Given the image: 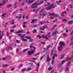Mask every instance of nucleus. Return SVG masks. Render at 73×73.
I'll list each match as a JSON object with an SVG mask.
<instances>
[{"label": "nucleus", "mask_w": 73, "mask_h": 73, "mask_svg": "<svg viewBox=\"0 0 73 73\" xmlns=\"http://www.w3.org/2000/svg\"><path fill=\"white\" fill-rule=\"evenodd\" d=\"M59 46L58 47V49L59 52H61L63 48V46H65V43L64 42H60L59 43Z\"/></svg>", "instance_id": "2"}, {"label": "nucleus", "mask_w": 73, "mask_h": 73, "mask_svg": "<svg viewBox=\"0 0 73 73\" xmlns=\"http://www.w3.org/2000/svg\"><path fill=\"white\" fill-rule=\"evenodd\" d=\"M33 48L34 50H31V51H29L27 52V53L28 55H32V54H33L35 52V50H36V48L35 46H33Z\"/></svg>", "instance_id": "3"}, {"label": "nucleus", "mask_w": 73, "mask_h": 73, "mask_svg": "<svg viewBox=\"0 0 73 73\" xmlns=\"http://www.w3.org/2000/svg\"><path fill=\"white\" fill-rule=\"evenodd\" d=\"M44 56H45L44 54L40 58V60H42V58H44Z\"/></svg>", "instance_id": "29"}, {"label": "nucleus", "mask_w": 73, "mask_h": 73, "mask_svg": "<svg viewBox=\"0 0 73 73\" xmlns=\"http://www.w3.org/2000/svg\"><path fill=\"white\" fill-rule=\"evenodd\" d=\"M31 69V68H28L26 70L27 71H29V70H30Z\"/></svg>", "instance_id": "40"}, {"label": "nucleus", "mask_w": 73, "mask_h": 73, "mask_svg": "<svg viewBox=\"0 0 73 73\" xmlns=\"http://www.w3.org/2000/svg\"><path fill=\"white\" fill-rule=\"evenodd\" d=\"M36 32H37V30H36V29H35L33 31V33H34Z\"/></svg>", "instance_id": "34"}, {"label": "nucleus", "mask_w": 73, "mask_h": 73, "mask_svg": "<svg viewBox=\"0 0 73 73\" xmlns=\"http://www.w3.org/2000/svg\"><path fill=\"white\" fill-rule=\"evenodd\" d=\"M69 70V68H68V67H67L65 71L66 72H68Z\"/></svg>", "instance_id": "31"}, {"label": "nucleus", "mask_w": 73, "mask_h": 73, "mask_svg": "<svg viewBox=\"0 0 73 73\" xmlns=\"http://www.w3.org/2000/svg\"><path fill=\"white\" fill-rule=\"evenodd\" d=\"M21 17H22V15H19V19H20V18H21Z\"/></svg>", "instance_id": "64"}, {"label": "nucleus", "mask_w": 73, "mask_h": 73, "mask_svg": "<svg viewBox=\"0 0 73 73\" xmlns=\"http://www.w3.org/2000/svg\"><path fill=\"white\" fill-rule=\"evenodd\" d=\"M49 15L50 16H54L55 17H57L58 16V15H54V13H50L49 14Z\"/></svg>", "instance_id": "7"}, {"label": "nucleus", "mask_w": 73, "mask_h": 73, "mask_svg": "<svg viewBox=\"0 0 73 73\" xmlns=\"http://www.w3.org/2000/svg\"><path fill=\"white\" fill-rule=\"evenodd\" d=\"M33 41V39H30L29 41V42H31Z\"/></svg>", "instance_id": "35"}, {"label": "nucleus", "mask_w": 73, "mask_h": 73, "mask_svg": "<svg viewBox=\"0 0 73 73\" xmlns=\"http://www.w3.org/2000/svg\"><path fill=\"white\" fill-rule=\"evenodd\" d=\"M73 34V30L70 33V35H72Z\"/></svg>", "instance_id": "45"}, {"label": "nucleus", "mask_w": 73, "mask_h": 73, "mask_svg": "<svg viewBox=\"0 0 73 73\" xmlns=\"http://www.w3.org/2000/svg\"><path fill=\"white\" fill-rule=\"evenodd\" d=\"M18 36H20V37H21L22 38H25V36L24 35H23V36H24V37H23V36H21V34H18Z\"/></svg>", "instance_id": "17"}, {"label": "nucleus", "mask_w": 73, "mask_h": 73, "mask_svg": "<svg viewBox=\"0 0 73 73\" xmlns=\"http://www.w3.org/2000/svg\"><path fill=\"white\" fill-rule=\"evenodd\" d=\"M16 53H19V48H18L16 49Z\"/></svg>", "instance_id": "42"}, {"label": "nucleus", "mask_w": 73, "mask_h": 73, "mask_svg": "<svg viewBox=\"0 0 73 73\" xmlns=\"http://www.w3.org/2000/svg\"><path fill=\"white\" fill-rule=\"evenodd\" d=\"M12 6L11 5H9L7 6V8H10Z\"/></svg>", "instance_id": "30"}, {"label": "nucleus", "mask_w": 73, "mask_h": 73, "mask_svg": "<svg viewBox=\"0 0 73 73\" xmlns=\"http://www.w3.org/2000/svg\"><path fill=\"white\" fill-rule=\"evenodd\" d=\"M21 40H22V41H27V40L26 39L21 38Z\"/></svg>", "instance_id": "27"}, {"label": "nucleus", "mask_w": 73, "mask_h": 73, "mask_svg": "<svg viewBox=\"0 0 73 73\" xmlns=\"http://www.w3.org/2000/svg\"><path fill=\"white\" fill-rule=\"evenodd\" d=\"M37 37H38L39 39H41L42 37V36H40V35H39L37 36Z\"/></svg>", "instance_id": "23"}, {"label": "nucleus", "mask_w": 73, "mask_h": 73, "mask_svg": "<svg viewBox=\"0 0 73 73\" xmlns=\"http://www.w3.org/2000/svg\"><path fill=\"white\" fill-rule=\"evenodd\" d=\"M40 54L39 53H37L36 54H35L36 56H38V55H39Z\"/></svg>", "instance_id": "57"}, {"label": "nucleus", "mask_w": 73, "mask_h": 73, "mask_svg": "<svg viewBox=\"0 0 73 73\" xmlns=\"http://www.w3.org/2000/svg\"><path fill=\"white\" fill-rule=\"evenodd\" d=\"M66 62V60H63L62 61V62L61 63V64H62L63 63H64V62Z\"/></svg>", "instance_id": "25"}, {"label": "nucleus", "mask_w": 73, "mask_h": 73, "mask_svg": "<svg viewBox=\"0 0 73 73\" xmlns=\"http://www.w3.org/2000/svg\"><path fill=\"white\" fill-rule=\"evenodd\" d=\"M42 37H43V38H46V40H48V37L46 35H42Z\"/></svg>", "instance_id": "13"}, {"label": "nucleus", "mask_w": 73, "mask_h": 73, "mask_svg": "<svg viewBox=\"0 0 73 73\" xmlns=\"http://www.w3.org/2000/svg\"><path fill=\"white\" fill-rule=\"evenodd\" d=\"M8 66V64H3L2 65L3 68H5Z\"/></svg>", "instance_id": "14"}, {"label": "nucleus", "mask_w": 73, "mask_h": 73, "mask_svg": "<svg viewBox=\"0 0 73 73\" xmlns=\"http://www.w3.org/2000/svg\"><path fill=\"white\" fill-rule=\"evenodd\" d=\"M52 58H53L52 59V60H54V59L55 58V57L54 56H53L52 57Z\"/></svg>", "instance_id": "61"}, {"label": "nucleus", "mask_w": 73, "mask_h": 73, "mask_svg": "<svg viewBox=\"0 0 73 73\" xmlns=\"http://www.w3.org/2000/svg\"><path fill=\"white\" fill-rule=\"evenodd\" d=\"M56 7H57V5L51 4L49 6V7H46V10H48V11L49 10H50L52 8H55Z\"/></svg>", "instance_id": "4"}, {"label": "nucleus", "mask_w": 73, "mask_h": 73, "mask_svg": "<svg viewBox=\"0 0 73 73\" xmlns=\"http://www.w3.org/2000/svg\"><path fill=\"white\" fill-rule=\"evenodd\" d=\"M64 54H63L60 57L61 59H62V58H64Z\"/></svg>", "instance_id": "32"}, {"label": "nucleus", "mask_w": 73, "mask_h": 73, "mask_svg": "<svg viewBox=\"0 0 73 73\" xmlns=\"http://www.w3.org/2000/svg\"><path fill=\"white\" fill-rule=\"evenodd\" d=\"M54 70H52V71H51V72H50V73H53V72H54Z\"/></svg>", "instance_id": "60"}, {"label": "nucleus", "mask_w": 73, "mask_h": 73, "mask_svg": "<svg viewBox=\"0 0 73 73\" xmlns=\"http://www.w3.org/2000/svg\"><path fill=\"white\" fill-rule=\"evenodd\" d=\"M33 46V44H32V43H31L30 44V46H29L30 48L31 49L32 48Z\"/></svg>", "instance_id": "18"}, {"label": "nucleus", "mask_w": 73, "mask_h": 73, "mask_svg": "<svg viewBox=\"0 0 73 73\" xmlns=\"http://www.w3.org/2000/svg\"><path fill=\"white\" fill-rule=\"evenodd\" d=\"M26 70V68H24L23 69L21 70V72H24Z\"/></svg>", "instance_id": "33"}, {"label": "nucleus", "mask_w": 73, "mask_h": 73, "mask_svg": "<svg viewBox=\"0 0 73 73\" xmlns=\"http://www.w3.org/2000/svg\"><path fill=\"white\" fill-rule=\"evenodd\" d=\"M54 60H52V64H53V63L54 62Z\"/></svg>", "instance_id": "44"}, {"label": "nucleus", "mask_w": 73, "mask_h": 73, "mask_svg": "<svg viewBox=\"0 0 73 73\" xmlns=\"http://www.w3.org/2000/svg\"><path fill=\"white\" fill-rule=\"evenodd\" d=\"M8 0H7L6 1H5V3H8Z\"/></svg>", "instance_id": "53"}, {"label": "nucleus", "mask_w": 73, "mask_h": 73, "mask_svg": "<svg viewBox=\"0 0 73 73\" xmlns=\"http://www.w3.org/2000/svg\"><path fill=\"white\" fill-rule=\"evenodd\" d=\"M66 35V33H64L63 34V36H65Z\"/></svg>", "instance_id": "50"}, {"label": "nucleus", "mask_w": 73, "mask_h": 73, "mask_svg": "<svg viewBox=\"0 0 73 73\" xmlns=\"http://www.w3.org/2000/svg\"><path fill=\"white\" fill-rule=\"evenodd\" d=\"M73 23V22L72 21H69L68 22V24H71Z\"/></svg>", "instance_id": "26"}, {"label": "nucleus", "mask_w": 73, "mask_h": 73, "mask_svg": "<svg viewBox=\"0 0 73 73\" xmlns=\"http://www.w3.org/2000/svg\"><path fill=\"white\" fill-rule=\"evenodd\" d=\"M50 47L52 48V46H50V45L49 44L48 46H47V47L46 48V50H48V49H49V48H50Z\"/></svg>", "instance_id": "12"}, {"label": "nucleus", "mask_w": 73, "mask_h": 73, "mask_svg": "<svg viewBox=\"0 0 73 73\" xmlns=\"http://www.w3.org/2000/svg\"><path fill=\"white\" fill-rule=\"evenodd\" d=\"M9 50V48L8 47H7V48H6V50H7V51H8V50Z\"/></svg>", "instance_id": "46"}, {"label": "nucleus", "mask_w": 73, "mask_h": 73, "mask_svg": "<svg viewBox=\"0 0 73 73\" xmlns=\"http://www.w3.org/2000/svg\"><path fill=\"white\" fill-rule=\"evenodd\" d=\"M49 22L48 21H45L43 22L40 21V24H49Z\"/></svg>", "instance_id": "6"}, {"label": "nucleus", "mask_w": 73, "mask_h": 73, "mask_svg": "<svg viewBox=\"0 0 73 73\" xmlns=\"http://www.w3.org/2000/svg\"><path fill=\"white\" fill-rule=\"evenodd\" d=\"M24 33V32L22 30H19L17 32V33Z\"/></svg>", "instance_id": "10"}, {"label": "nucleus", "mask_w": 73, "mask_h": 73, "mask_svg": "<svg viewBox=\"0 0 73 73\" xmlns=\"http://www.w3.org/2000/svg\"><path fill=\"white\" fill-rule=\"evenodd\" d=\"M54 57H56V56H57V54H54Z\"/></svg>", "instance_id": "52"}, {"label": "nucleus", "mask_w": 73, "mask_h": 73, "mask_svg": "<svg viewBox=\"0 0 73 73\" xmlns=\"http://www.w3.org/2000/svg\"><path fill=\"white\" fill-rule=\"evenodd\" d=\"M37 20H38L36 19H34L31 21V24H32L33 23H35L36 21H37Z\"/></svg>", "instance_id": "9"}, {"label": "nucleus", "mask_w": 73, "mask_h": 73, "mask_svg": "<svg viewBox=\"0 0 73 73\" xmlns=\"http://www.w3.org/2000/svg\"><path fill=\"white\" fill-rule=\"evenodd\" d=\"M57 33V31H55L54 33H53L52 34V36H54L55 35H56V33Z\"/></svg>", "instance_id": "24"}, {"label": "nucleus", "mask_w": 73, "mask_h": 73, "mask_svg": "<svg viewBox=\"0 0 73 73\" xmlns=\"http://www.w3.org/2000/svg\"><path fill=\"white\" fill-rule=\"evenodd\" d=\"M50 33H48L47 34V35L46 36H47L48 37V36L50 35Z\"/></svg>", "instance_id": "41"}, {"label": "nucleus", "mask_w": 73, "mask_h": 73, "mask_svg": "<svg viewBox=\"0 0 73 73\" xmlns=\"http://www.w3.org/2000/svg\"><path fill=\"white\" fill-rule=\"evenodd\" d=\"M46 12L43 13H42V16L43 17H44V16H45L46 15Z\"/></svg>", "instance_id": "16"}, {"label": "nucleus", "mask_w": 73, "mask_h": 73, "mask_svg": "<svg viewBox=\"0 0 73 73\" xmlns=\"http://www.w3.org/2000/svg\"><path fill=\"white\" fill-rule=\"evenodd\" d=\"M56 3L57 4H60L61 3V0H59V1H56Z\"/></svg>", "instance_id": "19"}, {"label": "nucleus", "mask_w": 73, "mask_h": 73, "mask_svg": "<svg viewBox=\"0 0 73 73\" xmlns=\"http://www.w3.org/2000/svg\"><path fill=\"white\" fill-rule=\"evenodd\" d=\"M33 59L34 60H36L37 58H33Z\"/></svg>", "instance_id": "56"}, {"label": "nucleus", "mask_w": 73, "mask_h": 73, "mask_svg": "<svg viewBox=\"0 0 73 73\" xmlns=\"http://www.w3.org/2000/svg\"><path fill=\"white\" fill-rule=\"evenodd\" d=\"M69 31V29H66V33H68V31Z\"/></svg>", "instance_id": "48"}, {"label": "nucleus", "mask_w": 73, "mask_h": 73, "mask_svg": "<svg viewBox=\"0 0 73 73\" xmlns=\"http://www.w3.org/2000/svg\"><path fill=\"white\" fill-rule=\"evenodd\" d=\"M3 3H1L0 4V7H1V6H2L3 5V6H4V5H5V1H3Z\"/></svg>", "instance_id": "11"}, {"label": "nucleus", "mask_w": 73, "mask_h": 73, "mask_svg": "<svg viewBox=\"0 0 73 73\" xmlns=\"http://www.w3.org/2000/svg\"><path fill=\"white\" fill-rule=\"evenodd\" d=\"M72 58H69L68 56H67L66 58V60H71L72 59Z\"/></svg>", "instance_id": "15"}, {"label": "nucleus", "mask_w": 73, "mask_h": 73, "mask_svg": "<svg viewBox=\"0 0 73 73\" xmlns=\"http://www.w3.org/2000/svg\"><path fill=\"white\" fill-rule=\"evenodd\" d=\"M38 1H37L35 3L32 4L31 5V8H36V6L37 5H40L42 4L43 3V2H44V1L42 0L40 1V3H38Z\"/></svg>", "instance_id": "1"}, {"label": "nucleus", "mask_w": 73, "mask_h": 73, "mask_svg": "<svg viewBox=\"0 0 73 73\" xmlns=\"http://www.w3.org/2000/svg\"><path fill=\"white\" fill-rule=\"evenodd\" d=\"M3 35L1 34V35L0 36V39H1L3 37Z\"/></svg>", "instance_id": "39"}, {"label": "nucleus", "mask_w": 73, "mask_h": 73, "mask_svg": "<svg viewBox=\"0 0 73 73\" xmlns=\"http://www.w3.org/2000/svg\"><path fill=\"white\" fill-rule=\"evenodd\" d=\"M53 69V68L51 67V66H49V68H48V70H52Z\"/></svg>", "instance_id": "21"}, {"label": "nucleus", "mask_w": 73, "mask_h": 73, "mask_svg": "<svg viewBox=\"0 0 73 73\" xmlns=\"http://www.w3.org/2000/svg\"><path fill=\"white\" fill-rule=\"evenodd\" d=\"M40 43L41 44H45V42H40Z\"/></svg>", "instance_id": "58"}, {"label": "nucleus", "mask_w": 73, "mask_h": 73, "mask_svg": "<svg viewBox=\"0 0 73 73\" xmlns=\"http://www.w3.org/2000/svg\"><path fill=\"white\" fill-rule=\"evenodd\" d=\"M22 5V6H23V5H24V2H23L21 4Z\"/></svg>", "instance_id": "55"}, {"label": "nucleus", "mask_w": 73, "mask_h": 73, "mask_svg": "<svg viewBox=\"0 0 73 73\" xmlns=\"http://www.w3.org/2000/svg\"><path fill=\"white\" fill-rule=\"evenodd\" d=\"M53 50H52V51L50 54V56H52V55H53Z\"/></svg>", "instance_id": "36"}, {"label": "nucleus", "mask_w": 73, "mask_h": 73, "mask_svg": "<svg viewBox=\"0 0 73 73\" xmlns=\"http://www.w3.org/2000/svg\"><path fill=\"white\" fill-rule=\"evenodd\" d=\"M6 15V13H4L2 15V17H5V15Z\"/></svg>", "instance_id": "28"}, {"label": "nucleus", "mask_w": 73, "mask_h": 73, "mask_svg": "<svg viewBox=\"0 0 73 73\" xmlns=\"http://www.w3.org/2000/svg\"><path fill=\"white\" fill-rule=\"evenodd\" d=\"M57 25H52V27H57Z\"/></svg>", "instance_id": "54"}, {"label": "nucleus", "mask_w": 73, "mask_h": 73, "mask_svg": "<svg viewBox=\"0 0 73 73\" xmlns=\"http://www.w3.org/2000/svg\"><path fill=\"white\" fill-rule=\"evenodd\" d=\"M27 23V22H24L23 23V24L25 25Z\"/></svg>", "instance_id": "43"}, {"label": "nucleus", "mask_w": 73, "mask_h": 73, "mask_svg": "<svg viewBox=\"0 0 73 73\" xmlns=\"http://www.w3.org/2000/svg\"><path fill=\"white\" fill-rule=\"evenodd\" d=\"M33 0L29 1L28 3V4H31V3H32L33 2Z\"/></svg>", "instance_id": "20"}, {"label": "nucleus", "mask_w": 73, "mask_h": 73, "mask_svg": "<svg viewBox=\"0 0 73 73\" xmlns=\"http://www.w3.org/2000/svg\"><path fill=\"white\" fill-rule=\"evenodd\" d=\"M14 32V30H11L10 31L11 33H12V32Z\"/></svg>", "instance_id": "62"}, {"label": "nucleus", "mask_w": 73, "mask_h": 73, "mask_svg": "<svg viewBox=\"0 0 73 73\" xmlns=\"http://www.w3.org/2000/svg\"><path fill=\"white\" fill-rule=\"evenodd\" d=\"M62 14H66V11H64L62 13Z\"/></svg>", "instance_id": "37"}, {"label": "nucleus", "mask_w": 73, "mask_h": 73, "mask_svg": "<svg viewBox=\"0 0 73 73\" xmlns=\"http://www.w3.org/2000/svg\"><path fill=\"white\" fill-rule=\"evenodd\" d=\"M51 60V58H49V55H48L46 58V61L48 62H49Z\"/></svg>", "instance_id": "5"}, {"label": "nucleus", "mask_w": 73, "mask_h": 73, "mask_svg": "<svg viewBox=\"0 0 73 73\" xmlns=\"http://www.w3.org/2000/svg\"><path fill=\"white\" fill-rule=\"evenodd\" d=\"M27 50H28V49H26L24 50L23 51V52H26V51H27Z\"/></svg>", "instance_id": "38"}, {"label": "nucleus", "mask_w": 73, "mask_h": 73, "mask_svg": "<svg viewBox=\"0 0 73 73\" xmlns=\"http://www.w3.org/2000/svg\"><path fill=\"white\" fill-rule=\"evenodd\" d=\"M7 57L8 59H10V58H11L10 55H8L7 56Z\"/></svg>", "instance_id": "22"}, {"label": "nucleus", "mask_w": 73, "mask_h": 73, "mask_svg": "<svg viewBox=\"0 0 73 73\" xmlns=\"http://www.w3.org/2000/svg\"><path fill=\"white\" fill-rule=\"evenodd\" d=\"M46 25L44 27H41L39 28V29L41 31H43V30H44V29L46 28Z\"/></svg>", "instance_id": "8"}, {"label": "nucleus", "mask_w": 73, "mask_h": 73, "mask_svg": "<svg viewBox=\"0 0 73 73\" xmlns=\"http://www.w3.org/2000/svg\"><path fill=\"white\" fill-rule=\"evenodd\" d=\"M38 11H39V9H38L37 10L35 11V13H37V12H38Z\"/></svg>", "instance_id": "51"}, {"label": "nucleus", "mask_w": 73, "mask_h": 73, "mask_svg": "<svg viewBox=\"0 0 73 73\" xmlns=\"http://www.w3.org/2000/svg\"><path fill=\"white\" fill-rule=\"evenodd\" d=\"M36 71H37V70H38V67H37L36 68Z\"/></svg>", "instance_id": "63"}, {"label": "nucleus", "mask_w": 73, "mask_h": 73, "mask_svg": "<svg viewBox=\"0 0 73 73\" xmlns=\"http://www.w3.org/2000/svg\"><path fill=\"white\" fill-rule=\"evenodd\" d=\"M66 21L65 19H64L62 20V21L63 22H64V21Z\"/></svg>", "instance_id": "47"}, {"label": "nucleus", "mask_w": 73, "mask_h": 73, "mask_svg": "<svg viewBox=\"0 0 73 73\" xmlns=\"http://www.w3.org/2000/svg\"><path fill=\"white\" fill-rule=\"evenodd\" d=\"M7 36H8V37H9V34H8V32H7Z\"/></svg>", "instance_id": "59"}, {"label": "nucleus", "mask_w": 73, "mask_h": 73, "mask_svg": "<svg viewBox=\"0 0 73 73\" xmlns=\"http://www.w3.org/2000/svg\"><path fill=\"white\" fill-rule=\"evenodd\" d=\"M23 28H25V25H22Z\"/></svg>", "instance_id": "49"}]
</instances>
